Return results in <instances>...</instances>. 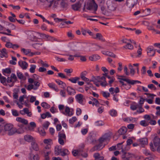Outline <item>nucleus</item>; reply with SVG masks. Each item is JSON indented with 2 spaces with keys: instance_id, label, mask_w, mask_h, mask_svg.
<instances>
[{
  "instance_id": "obj_1",
  "label": "nucleus",
  "mask_w": 160,
  "mask_h": 160,
  "mask_svg": "<svg viewBox=\"0 0 160 160\" xmlns=\"http://www.w3.org/2000/svg\"><path fill=\"white\" fill-rule=\"evenodd\" d=\"M98 7L94 0H89L87 2L86 8L88 10H93L95 12L97 10Z\"/></svg>"
},
{
  "instance_id": "obj_2",
  "label": "nucleus",
  "mask_w": 160,
  "mask_h": 160,
  "mask_svg": "<svg viewBox=\"0 0 160 160\" xmlns=\"http://www.w3.org/2000/svg\"><path fill=\"white\" fill-rule=\"evenodd\" d=\"M138 142H139V146L143 148L145 145H147L148 143V140L147 138H143L139 139L138 140Z\"/></svg>"
},
{
  "instance_id": "obj_3",
  "label": "nucleus",
  "mask_w": 160,
  "mask_h": 160,
  "mask_svg": "<svg viewBox=\"0 0 160 160\" xmlns=\"http://www.w3.org/2000/svg\"><path fill=\"white\" fill-rule=\"evenodd\" d=\"M49 2V4L48 5V7H51V6H52L53 9L56 8L59 3V2L58 0H50Z\"/></svg>"
},
{
  "instance_id": "obj_4",
  "label": "nucleus",
  "mask_w": 160,
  "mask_h": 160,
  "mask_svg": "<svg viewBox=\"0 0 160 160\" xmlns=\"http://www.w3.org/2000/svg\"><path fill=\"white\" fill-rule=\"evenodd\" d=\"M138 0H127V5L129 8L133 7L137 3Z\"/></svg>"
},
{
  "instance_id": "obj_5",
  "label": "nucleus",
  "mask_w": 160,
  "mask_h": 160,
  "mask_svg": "<svg viewBox=\"0 0 160 160\" xmlns=\"http://www.w3.org/2000/svg\"><path fill=\"white\" fill-rule=\"evenodd\" d=\"M118 79H121L122 80V81H125L128 83L129 84H131L132 85H134V84L136 83H141V82L140 81H138V80H131L130 79H126V78H118Z\"/></svg>"
},
{
  "instance_id": "obj_6",
  "label": "nucleus",
  "mask_w": 160,
  "mask_h": 160,
  "mask_svg": "<svg viewBox=\"0 0 160 160\" xmlns=\"http://www.w3.org/2000/svg\"><path fill=\"white\" fill-rule=\"evenodd\" d=\"M147 49V54L149 56H153L155 54V51L156 50V49L154 50L152 47H148Z\"/></svg>"
},
{
  "instance_id": "obj_7",
  "label": "nucleus",
  "mask_w": 160,
  "mask_h": 160,
  "mask_svg": "<svg viewBox=\"0 0 160 160\" xmlns=\"http://www.w3.org/2000/svg\"><path fill=\"white\" fill-rule=\"evenodd\" d=\"M107 5L108 10L111 12L112 11L115 10L116 7L115 4L112 2H109L107 3Z\"/></svg>"
},
{
  "instance_id": "obj_8",
  "label": "nucleus",
  "mask_w": 160,
  "mask_h": 160,
  "mask_svg": "<svg viewBox=\"0 0 160 160\" xmlns=\"http://www.w3.org/2000/svg\"><path fill=\"white\" fill-rule=\"evenodd\" d=\"M93 38L95 39H98L102 42H104L105 41V39L103 38L102 35L100 33H96V36L95 35L93 37Z\"/></svg>"
},
{
  "instance_id": "obj_9",
  "label": "nucleus",
  "mask_w": 160,
  "mask_h": 160,
  "mask_svg": "<svg viewBox=\"0 0 160 160\" xmlns=\"http://www.w3.org/2000/svg\"><path fill=\"white\" fill-rule=\"evenodd\" d=\"M19 65L23 69H26L28 67V64L25 61H20L18 62Z\"/></svg>"
},
{
  "instance_id": "obj_10",
  "label": "nucleus",
  "mask_w": 160,
  "mask_h": 160,
  "mask_svg": "<svg viewBox=\"0 0 160 160\" xmlns=\"http://www.w3.org/2000/svg\"><path fill=\"white\" fill-rule=\"evenodd\" d=\"M67 90L69 95H74L76 93L74 89L70 86L67 87Z\"/></svg>"
},
{
  "instance_id": "obj_11",
  "label": "nucleus",
  "mask_w": 160,
  "mask_h": 160,
  "mask_svg": "<svg viewBox=\"0 0 160 160\" xmlns=\"http://www.w3.org/2000/svg\"><path fill=\"white\" fill-rule=\"evenodd\" d=\"M127 131V128L125 127H122L118 131V133L119 135H123Z\"/></svg>"
},
{
  "instance_id": "obj_12",
  "label": "nucleus",
  "mask_w": 160,
  "mask_h": 160,
  "mask_svg": "<svg viewBox=\"0 0 160 160\" xmlns=\"http://www.w3.org/2000/svg\"><path fill=\"white\" fill-rule=\"evenodd\" d=\"M31 145L32 149L35 151H38L39 150L38 145L34 141L32 142Z\"/></svg>"
},
{
  "instance_id": "obj_13",
  "label": "nucleus",
  "mask_w": 160,
  "mask_h": 160,
  "mask_svg": "<svg viewBox=\"0 0 160 160\" xmlns=\"http://www.w3.org/2000/svg\"><path fill=\"white\" fill-rule=\"evenodd\" d=\"M100 58V57L98 55H93L89 57V59L93 61H95L99 59Z\"/></svg>"
},
{
  "instance_id": "obj_14",
  "label": "nucleus",
  "mask_w": 160,
  "mask_h": 160,
  "mask_svg": "<svg viewBox=\"0 0 160 160\" xmlns=\"http://www.w3.org/2000/svg\"><path fill=\"white\" fill-rule=\"evenodd\" d=\"M81 4L80 2H78L75 4L72 5V9L75 11H78L81 8Z\"/></svg>"
},
{
  "instance_id": "obj_15",
  "label": "nucleus",
  "mask_w": 160,
  "mask_h": 160,
  "mask_svg": "<svg viewBox=\"0 0 160 160\" xmlns=\"http://www.w3.org/2000/svg\"><path fill=\"white\" fill-rule=\"evenodd\" d=\"M17 131V129L15 128L12 127L11 129H9L7 131L8 135L9 136L12 135L14 134Z\"/></svg>"
},
{
  "instance_id": "obj_16",
  "label": "nucleus",
  "mask_w": 160,
  "mask_h": 160,
  "mask_svg": "<svg viewBox=\"0 0 160 160\" xmlns=\"http://www.w3.org/2000/svg\"><path fill=\"white\" fill-rule=\"evenodd\" d=\"M17 131V129L15 128L12 127L11 129H9L7 131L8 135L9 136L12 135L14 134Z\"/></svg>"
},
{
  "instance_id": "obj_17",
  "label": "nucleus",
  "mask_w": 160,
  "mask_h": 160,
  "mask_svg": "<svg viewBox=\"0 0 160 160\" xmlns=\"http://www.w3.org/2000/svg\"><path fill=\"white\" fill-rule=\"evenodd\" d=\"M17 131V129L15 128L12 127L11 129H9L7 131L8 135L9 136L12 135L14 134Z\"/></svg>"
},
{
  "instance_id": "obj_18",
  "label": "nucleus",
  "mask_w": 160,
  "mask_h": 160,
  "mask_svg": "<svg viewBox=\"0 0 160 160\" xmlns=\"http://www.w3.org/2000/svg\"><path fill=\"white\" fill-rule=\"evenodd\" d=\"M153 142L155 147H157L160 143V138L158 137H155L153 139Z\"/></svg>"
},
{
  "instance_id": "obj_19",
  "label": "nucleus",
  "mask_w": 160,
  "mask_h": 160,
  "mask_svg": "<svg viewBox=\"0 0 160 160\" xmlns=\"http://www.w3.org/2000/svg\"><path fill=\"white\" fill-rule=\"evenodd\" d=\"M83 95L82 94H78L76 96V98L78 101L82 104L83 102Z\"/></svg>"
},
{
  "instance_id": "obj_20",
  "label": "nucleus",
  "mask_w": 160,
  "mask_h": 160,
  "mask_svg": "<svg viewBox=\"0 0 160 160\" xmlns=\"http://www.w3.org/2000/svg\"><path fill=\"white\" fill-rule=\"evenodd\" d=\"M62 149L61 148V147L60 146H57L55 148V154L57 155H58L60 154L62 152Z\"/></svg>"
},
{
  "instance_id": "obj_21",
  "label": "nucleus",
  "mask_w": 160,
  "mask_h": 160,
  "mask_svg": "<svg viewBox=\"0 0 160 160\" xmlns=\"http://www.w3.org/2000/svg\"><path fill=\"white\" fill-rule=\"evenodd\" d=\"M48 85L50 88L52 89L56 92L58 91L59 90L57 86L55 84L52 83H50L48 84Z\"/></svg>"
},
{
  "instance_id": "obj_22",
  "label": "nucleus",
  "mask_w": 160,
  "mask_h": 160,
  "mask_svg": "<svg viewBox=\"0 0 160 160\" xmlns=\"http://www.w3.org/2000/svg\"><path fill=\"white\" fill-rule=\"evenodd\" d=\"M16 120L18 122H21L25 125H27L28 124V121L24 118H22L20 117H17L16 118Z\"/></svg>"
},
{
  "instance_id": "obj_23",
  "label": "nucleus",
  "mask_w": 160,
  "mask_h": 160,
  "mask_svg": "<svg viewBox=\"0 0 160 160\" xmlns=\"http://www.w3.org/2000/svg\"><path fill=\"white\" fill-rule=\"evenodd\" d=\"M58 136V138H61L63 139H66V136L63 130L59 132Z\"/></svg>"
},
{
  "instance_id": "obj_24",
  "label": "nucleus",
  "mask_w": 160,
  "mask_h": 160,
  "mask_svg": "<svg viewBox=\"0 0 160 160\" xmlns=\"http://www.w3.org/2000/svg\"><path fill=\"white\" fill-rule=\"evenodd\" d=\"M69 153L68 150L66 149H62V152L60 154L62 156H65L66 155H68Z\"/></svg>"
},
{
  "instance_id": "obj_25",
  "label": "nucleus",
  "mask_w": 160,
  "mask_h": 160,
  "mask_svg": "<svg viewBox=\"0 0 160 160\" xmlns=\"http://www.w3.org/2000/svg\"><path fill=\"white\" fill-rule=\"evenodd\" d=\"M24 139L26 141L29 142H32L33 138L32 136L29 135H27L24 136Z\"/></svg>"
},
{
  "instance_id": "obj_26",
  "label": "nucleus",
  "mask_w": 160,
  "mask_h": 160,
  "mask_svg": "<svg viewBox=\"0 0 160 160\" xmlns=\"http://www.w3.org/2000/svg\"><path fill=\"white\" fill-rule=\"evenodd\" d=\"M13 125L11 124H7L4 125V129L5 132H7L9 129H11Z\"/></svg>"
},
{
  "instance_id": "obj_27",
  "label": "nucleus",
  "mask_w": 160,
  "mask_h": 160,
  "mask_svg": "<svg viewBox=\"0 0 160 160\" xmlns=\"http://www.w3.org/2000/svg\"><path fill=\"white\" fill-rule=\"evenodd\" d=\"M102 144L100 143L99 144L96 145L92 149V151H94L95 150H100L103 147H102Z\"/></svg>"
},
{
  "instance_id": "obj_28",
  "label": "nucleus",
  "mask_w": 160,
  "mask_h": 160,
  "mask_svg": "<svg viewBox=\"0 0 160 160\" xmlns=\"http://www.w3.org/2000/svg\"><path fill=\"white\" fill-rule=\"evenodd\" d=\"M93 157L95 158V159L103 160L104 157L103 156H100V154L98 153H96L94 154Z\"/></svg>"
},
{
  "instance_id": "obj_29",
  "label": "nucleus",
  "mask_w": 160,
  "mask_h": 160,
  "mask_svg": "<svg viewBox=\"0 0 160 160\" xmlns=\"http://www.w3.org/2000/svg\"><path fill=\"white\" fill-rule=\"evenodd\" d=\"M80 79V78L78 77L72 78L68 79V80L73 83H76L77 81Z\"/></svg>"
},
{
  "instance_id": "obj_30",
  "label": "nucleus",
  "mask_w": 160,
  "mask_h": 160,
  "mask_svg": "<svg viewBox=\"0 0 160 160\" xmlns=\"http://www.w3.org/2000/svg\"><path fill=\"white\" fill-rule=\"evenodd\" d=\"M137 121L136 119L135 118L130 117L127 118L125 119L124 121L129 122H130L132 121V122H135Z\"/></svg>"
},
{
  "instance_id": "obj_31",
  "label": "nucleus",
  "mask_w": 160,
  "mask_h": 160,
  "mask_svg": "<svg viewBox=\"0 0 160 160\" xmlns=\"http://www.w3.org/2000/svg\"><path fill=\"white\" fill-rule=\"evenodd\" d=\"M91 99L93 101H95V102H92V104L93 106L94 105L96 106L97 107H98V104H99V101L97 100L96 98L92 97L91 98Z\"/></svg>"
},
{
  "instance_id": "obj_32",
  "label": "nucleus",
  "mask_w": 160,
  "mask_h": 160,
  "mask_svg": "<svg viewBox=\"0 0 160 160\" xmlns=\"http://www.w3.org/2000/svg\"><path fill=\"white\" fill-rule=\"evenodd\" d=\"M103 54L110 56L111 57L114 58H115L116 57V55L113 53L112 52H109V51H107L105 52V53H103Z\"/></svg>"
},
{
  "instance_id": "obj_33",
  "label": "nucleus",
  "mask_w": 160,
  "mask_h": 160,
  "mask_svg": "<svg viewBox=\"0 0 160 160\" xmlns=\"http://www.w3.org/2000/svg\"><path fill=\"white\" fill-rule=\"evenodd\" d=\"M56 82L59 85H62V88H64L66 86V84L62 81H61L57 79L55 80Z\"/></svg>"
},
{
  "instance_id": "obj_34",
  "label": "nucleus",
  "mask_w": 160,
  "mask_h": 160,
  "mask_svg": "<svg viewBox=\"0 0 160 160\" xmlns=\"http://www.w3.org/2000/svg\"><path fill=\"white\" fill-rule=\"evenodd\" d=\"M1 82L5 86H7L6 79L5 77L2 76L0 79Z\"/></svg>"
},
{
  "instance_id": "obj_35",
  "label": "nucleus",
  "mask_w": 160,
  "mask_h": 160,
  "mask_svg": "<svg viewBox=\"0 0 160 160\" xmlns=\"http://www.w3.org/2000/svg\"><path fill=\"white\" fill-rule=\"evenodd\" d=\"M123 48L128 49H132L133 48V46L129 42L125 46L123 47Z\"/></svg>"
},
{
  "instance_id": "obj_36",
  "label": "nucleus",
  "mask_w": 160,
  "mask_h": 160,
  "mask_svg": "<svg viewBox=\"0 0 160 160\" xmlns=\"http://www.w3.org/2000/svg\"><path fill=\"white\" fill-rule=\"evenodd\" d=\"M108 139V138L106 136V135L101 137L99 139V142L102 144L103 142Z\"/></svg>"
},
{
  "instance_id": "obj_37",
  "label": "nucleus",
  "mask_w": 160,
  "mask_h": 160,
  "mask_svg": "<svg viewBox=\"0 0 160 160\" xmlns=\"http://www.w3.org/2000/svg\"><path fill=\"white\" fill-rule=\"evenodd\" d=\"M126 145L125 147L123 148V146H122L121 147L119 148L118 149L119 150L121 149L122 152H124V151H128L130 149V147Z\"/></svg>"
},
{
  "instance_id": "obj_38",
  "label": "nucleus",
  "mask_w": 160,
  "mask_h": 160,
  "mask_svg": "<svg viewBox=\"0 0 160 160\" xmlns=\"http://www.w3.org/2000/svg\"><path fill=\"white\" fill-rule=\"evenodd\" d=\"M82 150H73L72 152V155L74 156H77L78 154H80V152H82Z\"/></svg>"
},
{
  "instance_id": "obj_39",
  "label": "nucleus",
  "mask_w": 160,
  "mask_h": 160,
  "mask_svg": "<svg viewBox=\"0 0 160 160\" xmlns=\"http://www.w3.org/2000/svg\"><path fill=\"white\" fill-rule=\"evenodd\" d=\"M2 71L3 73L5 75V74H4L5 73L8 74H10L11 72V69L10 68H9L3 69L2 70Z\"/></svg>"
},
{
  "instance_id": "obj_40",
  "label": "nucleus",
  "mask_w": 160,
  "mask_h": 160,
  "mask_svg": "<svg viewBox=\"0 0 160 160\" xmlns=\"http://www.w3.org/2000/svg\"><path fill=\"white\" fill-rule=\"evenodd\" d=\"M42 44H40L39 43H36L32 44V46L33 48L36 49H38L42 45Z\"/></svg>"
},
{
  "instance_id": "obj_41",
  "label": "nucleus",
  "mask_w": 160,
  "mask_h": 160,
  "mask_svg": "<svg viewBox=\"0 0 160 160\" xmlns=\"http://www.w3.org/2000/svg\"><path fill=\"white\" fill-rule=\"evenodd\" d=\"M21 51H22L25 54L27 55L31 52V50L29 49H25L23 48L21 49Z\"/></svg>"
},
{
  "instance_id": "obj_42",
  "label": "nucleus",
  "mask_w": 160,
  "mask_h": 160,
  "mask_svg": "<svg viewBox=\"0 0 160 160\" xmlns=\"http://www.w3.org/2000/svg\"><path fill=\"white\" fill-rule=\"evenodd\" d=\"M110 114L112 117H115L117 115V112L115 110H111L110 111Z\"/></svg>"
},
{
  "instance_id": "obj_43",
  "label": "nucleus",
  "mask_w": 160,
  "mask_h": 160,
  "mask_svg": "<svg viewBox=\"0 0 160 160\" xmlns=\"http://www.w3.org/2000/svg\"><path fill=\"white\" fill-rule=\"evenodd\" d=\"M31 68L29 69L30 72L32 73H33L35 72V69L36 68V66L34 65H31Z\"/></svg>"
},
{
  "instance_id": "obj_44",
  "label": "nucleus",
  "mask_w": 160,
  "mask_h": 160,
  "mask_svg": "<svg viewBox=\"0 0 160 160\" xmlns=\"http://www.w3.org/2000/svg\"><path fill=\"white\" fill-rule=\"evenodd\" d=\"M103 97L107 98L110 96V93L109 92H105L102 91L101 92Z\"/></svg>"
},
{
  "instance_id": "obj_45",
  "label": "nucleus",
  "mask_w": 160,
  "mask_h": 160,
  "mask_svg": "<svg viewBox=\"0 0 160 160\" xmlns=\"http://www.w3.org/2000/svg\"><path fill=\"white\" fill-rule=\"evenodd\" d=\"M140 124L144 127H146L148 125L149 123L145 120L141 121L140 122Z\"/></svg>"
},
{
  "instance_id": "obj_46",
  "label": "nucleus",
  "mask_w": 160,
  "mask_h": 160,
  "mask_svg": "<svg viewBox=\"0 0 160 160\" xmlns=\"http://www.w3.org/2000/svg\"><path fill=\"white\" fill-rule=\"evenodd\" d=\"M142 49L141 48L140 46H139V48L138 50L137 51V53L138 54L137 56V57H140L142 54Z\"/></svg>"
},
{
  "instance_id": "obj_47",
  "label": "nucleus",
  "mask_w": 160,
  "mask_h": 160,
  "mask_svg": "<svg viewBox=\"0 0 160 160\" xmlns=\"http://www.w3.org/2000/svg\"><path fill=\"white\" fill-rule=\"evenodd\" d=\"M48 40L50 41H52V42H53L54 41H57V42H60V41L58 40L56 38H54L53 37L50 36L49 35V37H48Z\"/></svg>"
},
{
  "instance_id": "obj_48",
  "label": "nucleus",
  "mask_w": 160,
  "mask_h": 160,
  "mask_svg": "<svg viewBox=\"0 0 160 160\" xmlns=\"http://www.w3.org/2000/svg\"><path fill=\"white\" fill-rule=\"evenodd\" d=\"M38 33L40 35L41 37L43 39H48L49 37L48 35L45 34L44 33H42L40 32Z\"/></svg>"
},
{
  "instance_id": "obj_49",
  "label": "nucleus",
  "mask_w": 160,
  "mask_h": 160,
  "mask_svg": "<svg viewBox=\"0 0 160 160\" xmlns=\"http://www.w3.org/2000/svg\"><path fill=\"white\" fill-rule=\"evenodd\" d=\"M17 76L18 78L21 79L23 78L24 76L22 73L21 72H19L18 71L17 72Z\"/></svg>"
},
{
  "instance_id": "obj_50",
  "label": "nucleus",
  "mask_w": 160,
  "mask_h": 160,
  "mask_svg": "<svg viewBox=\"0 0 160 160\" xmlns=\"http://www.w3.org/2000/svg\"><path fill=\"white\" fill-rule=\"evenodd\" d=\"M95 125L97 126H99L103 125V122L102 121H98L95 122Z\"/></svg>"
},
{
  "instance_id": "obj_51",
  "label": "nucleus",
  "mask_w": 160,
  "mask_h": 160,
  "mask_svg": "<svg viewBox=\"0 0 160 160\" xmlns=\"http://www.w3.org/2000/svg\"><path fill=\"white\" fill-rule=\"evenodd\" d=\"M41 106L45 108H49V105L46 102H44L41 103Z\"/></svg>"
},
{
  "instance_id": "obj_52",
  "label": "nucleus",
  "mask_w": 160,
  "mask_h": 160,
  "mask_svg": "<svg viewBox=\"0 0 160 160\" xmlns=\"http://www.w3.org/2000/svg\"><path fill=\"white\" fill-rule=\"evenodd\" d=\"M77 120L76 118L75 117H73L72 118L70 119L69 120V122L70 124H73Z\"/></svg>"
},
{
  "instance_id": "obj_53",
  "label": "nucleus",
  "mask_w": 160,
  "mask_h": 160,
  "mask_svg": "<svg viewBox=\"0 0 160 160\" xmlns=\"http://www.w3.org/2000/svg\"><path fill=\"white\" fill-rule=\"evenodd\" d=\"M10 77L12 79H13L14 80L13 81H15L16 82L17 80V78L16 75L13 73H12L11 74Z\"/></svg>"
},
{
  "instance_id": "obj_54",
  "label": "nucleus",
  "mask_w": 160,
  "mask_h": 160,
  "mask_svg": "<svg viewBox=\"0 0 160 160\" xmlns=\"http://www.w3.org/2000/svg\"><path fill=\"white\" fill-rule=\"evenodd\" d=\"M138 106V105H135L133 104H131L130 106V108L132 110H135L137 109Z\"/></svg>"
},
{
  "instance_id": "obj_55",
  "label": "nucleus",
  "mask_w": 160,
  "mask_h": 160,
  "mask_svg": "<svg viewBox=\"0 0 160 160\" xmlns=\"http://www.w3.org/2000/svg\"><path fill=\"white\" fill-rule=\"evenodd\" d=\"M0 52L3 55H5V57L6 56V55H7V50L5 48H2V50H0Z\"/></svg>"
},
{
  "instance_id": "obj_56",
  "label": "nucleus",
  "mask_w": 160,
  "mask_h": 160,
  "mask_svg": "<svg viewBox=\"0 0 160 160\" xmlns=\"http://www.w3.org/2000/svg\"><path fill=\"white\" fill-rule=\"evenodd\" d=\"M65 112L67 113L66 114L64 112H63V113L66 115H68V114L70 112V109L68 107H66L65 110Z\"/></svg>"
},
{
  "instance_id": "obj_57",
  "label": "nucleus",
  "mask_w": 160,
  "mask_h": 160,
  "mask_svg": "<svg viewBox=\"0 0 160 160\" xmlns=\"http://www.w3.org/2000/svg\"><path fill=\"white\" fill-rule=\"evenodd\" d=\"M28 35H29V38L31 40L34 39L36 37L34 35L33 32H30L28 34Z\"/></svg>"
},
{
  "instance_id": "obj_58",
  "label": "nucleus",
  "mask_w": 160,
  "mask_h": 160,
  "mask_svg": "<svg viewBox=\"0 0 160 160\" xmlns=\"http://www.w3.org/2000/svg\"><path fill=\"white\" fill-rule=\"evenodd\" d=\"M58 76L63 78L67 79L68 78L65 76L63 73L61 72L58 73Z\"/></svg>"
},
{
  "instance_id": "obj_59",
  "label": "nucleus",
  "mask_w": 160,
  "mask_h": 160,
  "mask_svg": "<svg viewBox=\"0 0 160 160\" xmlns=\"http://www.w3.org/2000/svg\"><path fill=\"white\" fill-rule=\"evenodd\" d=\"M12 114L14 116H19V114L18 113L17 111L16 110L12 109Z\"/></svg>"
},
{
  "instance_id": "obj_60",
  "label": "nucleus",
  "mask_w": 160,
  "mask_h": 160,
  "mask_svg": "<svg viewBox=\"0 0 160 160\" xmlns=\"http://www.w3.org/2000/svg\"><path fill=\"white\" fill-rule=\"evenodd\" d=\"M89 139H90L91 140V141H90L89 142L90 143L94 144L95 143L96 140L95 139H93L92 138V136H90L88 138Z\"/></svg>"
},
{
  "instance_id": "obj_61",
  "label": "nucleus",
  "mask_w": 160,
  "mask_h": 160,
  "mask_svg": "<svg viewBox=\"0 0 160 160\" xmlns=\"http://www.w3.org/2000/svg\"><path fill=\"white\" fill-rule=\"evenodd\" d=\"M52 141V140L51 139H45L43 140V142L45 144H48L49 143Z\"/></svg>"
},
{
  "instance_id": "obj_62",
  "label": "nucleus",
  "mask_w": 160,
  "mask_h": 160,
  "mask_svg": "<svg viewBox=\"0 0 160 160\" xmlns=\"http://www.w3.org/2000/svg\"><path fill=\"white\" fill-rule=\"evenodd\" d=\"M133 141L131 139H128L127 141V145L129 146L132 143Z\"/></svg>"
},
{
  "instance_id": "obj_63",
  "label": "nucleus",
  "mask_w": 160,
  "mask_h": 160,
  "mask_svg": "<svg viewBox=\"0 0 160 160\" xmlns=\"http://www.w3.org/2000/svg\"><path fill=\"white\" fill-rule=\"evenodd\" d=\"M67 35L69 38H73L74 36L72 34L71 31H70L67 32Z\"/></svg>"
},
{
  "instance_id": "obj_64",
  "label": "nucleus",
  "mask_w": 160,
  "mask_h": 160,
  "mask_svg": "<svg viewBox=\"0 0 160 160\" xmlns=\"http://www.w3.org/2000/svg\"><path fill=\"white\" fill-rule=\"evenodd\" d=\"M33 160H39V157L38 154L34 155L33 157Z\"/></svg>"
}]
</instances>
